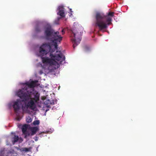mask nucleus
<instances>
[{
  "label": "nucleus",
  "mask_w": 156,
  "mask_h": 156,
  "mask_svg": "<svg viewBox=\"0 0 156 156\" xmlns=\"http://www.w3.org/2000/svg\"><path fill=\"white\" fill-rule=\"evenodd\" d=\"M32 121V119L30 117L28 116L27 117L26 119V121L27 123H30Z\"/></svg>",
  "instance_id": "2eb2a0df"
},
{
  "label": "nucleus",
  "mask_w": 156,
  "mask_h": 156,
  "mask_svg": "<svg viewBox=\"0 0 156 156\" xmlns=\"http://www.w3.org/2000/svg\"><path fill=\"white\" fill-rule=\"evenodd\" d=\"M38 81L36 80L32 81L30 83L26 82L25 83V84L26 85V87L22 89H24V90L26 91L25 92L27 93V90H29L30 89H33V88L36 86V83Z\"/></svg>",
  "instance_id": "39448f33"
},
{
  "label": "nucleus",
  "mask_w": 156,
  "mask_h": 156,
  "mask_svg": "<svg viewBox=\"0 0 156 156\" xmlns=\"http://www.w3.org/2000/svg\"><path fill=\"white\" fill-rule=\"evenodd\" d=\"M43 72H42V71L41 70L40 71V74H41Z\"/></svg>",
  "instance_id": "aec40b11"
},
{
  "label": "nucleus",
  "mask_w": 156,
  "mask_h": 156,
  "mask_svg": "<svg viewBox=\"0 0 156 156\" xmlns=\"http://www.w3.org/2000/svg\"><path fill=\"white\" fill-rule=\"evenodd\" d=\"M35 140L36 141H37V139H36V140Z\"/></svg>",
  "instance_id": "4be33fe9"
},
{
  "label": "nucleus",
  "mask_w": 156,
  "mask_h": 156,
  "mask_svg": "<svg viewBox=\"0 0 156 156\" xmlns=\"http://www.w3.org/2000/svg\"><path fill=\"white\" fill-rule=\"evenodd\" d=\"M64 32V30H62V32Z\"/></svg>",
  "instance_id": "412c9836"
},
{
  "label": "nucleus",
  "mask_w": 156,
  "mask_h": 156,
  "mask_svg": "<svg viewBox=\"0 0 156 156\" xmlns=\"http://www.w3.org/2000/svg\"><path fill=\"white\" fill-rule=\"evenodd\" d=\"M40 123V121L39 120H36L34 121L33 122V124L34 125H38Z\"/></svg>",
  "instance_id": "dca6fc26"
},
{
  "label": "nucleus",
  "mask_w": 156,
  "mask_h": 156,
  "mask_svg": "<svg viewBox=\"0 0 156 156\" xmlns=\"http://www.w3.org/2000/svg\"><path fill=\"white\" fill-rule=\"evenodd\" d=\"M70 10H69V13L71 15H72V12H73V11H72V9H70Z\"/></svg>",
  "instance_id": "6ab92c4d"
},
{
  "label": "nucleus",
  "mask_w": 156,
  "mask_h": 156,
  "mask_svg": "<svg viewBox=\"0 0 156 156\" xmlns=\"http://www.w3.org/2000/svg\"><path fill=\"white\" fill-rule=\"evenodd\" d=\"M22 101H23L20 99H17L14 103L13 108L15 113H17L18 111L20 109L22 104Z\"/></svg>",
  "instance_id": "0eeeda50"
},
{
  "label": "nucleus",
  "mask_w": 156,
  "mask_h": 156,
  "mask_svg": "<svg viewBox=\"0 0 156 156\" xmlns=\"http://www.w3.org/2000/svg\"><path fill=\"white\" fill-rule=\"evenodd\" d=\"M90 48L87 46H85L84 47V51H85L87 52L89 51L90 50Z\"/></svg>",
  "instance_id": "f3484780"
},
{
  "label": "nucleus",
  "mask_w": 156,
  "mask_h": 156,
  "mask_svg": "<svg viewBox=\"0 0 156 156\" xmlns=\"http://www.w3.org/2000/svg\"><path fill=\"white\" fill-rule=\"evenodd\" d=\"M25 135V138L27 137V136H30V134L29 133H27V132L26 133V134H24Z\"/></svg>",
  "instance_id": "a211bd4d"
},
{
  "label": "nucleus",
  "mask_w": 156,
  "mask_h": 156,
  "mask_svg": "<svg viewBox=\"0 0 156 156\" xmlns=\"http://www.w3.org/2000/svg\"><path fill=\"white\" fill-rule=\"evenodd\" d=\"M44 34L45 39L51 41L53 44L49 43H43L39 48V55L43 64L55 66V68H58L59 65L55 60L59 61L61 64L65 61V57L60 51H57L55 55L53 53L58 49V44L60 43L62 37L58 32H55L50 26L45 28Z\"/></svg>",
  "instance_id": "f257e3e1"
},
{
  "label": "nucleus",
  "mask_w": 156,
  "mask_h": 156,
  "mask_svg": "<svg viewBox=\"0 0 156 156\" xmlns=\"http://www.w3.org/2000/svg\"><path fill=\"white\" fill-rule=\"evenodd\" d=\"M28 127V125L27 124H25L22 127V130L24 134H26L27 130Z\"/></svg>",
  "instance_id": "9d476101"
},
{
  "label": "nucleus",
  "mask_w": 156,
  "mask_h": 156,
  "mask_svg": "<svg viewBox=\"0 0 156 156\" xmlns=\"http://www.w3.org/2000/svg\"><path fill=\"white\" fill-rule=\"evenodd\" d=\"M114 12H109L105 15L104 13L98 12L95 15V25L99 30H102L107 28L108 26L112 24V17L114 16Z\"/></svg>",
  "instance_id": "f03ea898"
},
{
  "label": "nucleus",
  "mask_w": 156,
  "mask_h": 156,
  "mask_svg": "<svg viewBox=\"0 0 156 156\" xmlns=\"http://www.w3.org/2000/svg\"><path fill=\"white\" fill-rule=\"evenodd\" d=\"M24 89L19 90L17 93V95L22 99L23 102L27 101L32 99L37 103L39 100L40 94L34 89H30L27 93Z\"/></svg>",
  "instance_id": "7ed1b4c3"
},
{
  "label": "nucleus",
  "mask_w": 156,
  "mask_h": 156,
  "mask_svg": "<svg viewBox=\"0 0 156 156\" xmlns=\"http://www.w3.org/2000/svg\"><path fill=\"white\" fill-rule=\"evenodd\" d=\"M39 130V129L38 127H34L31 128V132L30 135L31 136H33L36 134L37 131Z\"/></svg>",
  "instance_id": "1a4fd4ad"
},
{
  "label": "nucleus",
  "mask_w": 156,
  "mask_h": 156,
  "mask_svg": "<svg viewBox=\"0 0 156 156\" xmlns=\"http://www.w3.org/2000/svg\"><path fill=\"white\" fill-rule=\"evenodd\" d=\"M72 33L74 37L71 39V40L73 44V47L74 49L75 47L80 43L81 40L80 38H76V36H79V35L80 36L81 34H79L77 31H75L74 30H72Z\"/></svg>",
  "instance_id": "20e7f679"
},
{
  "label": "nucleus",
  "mask_w": 156,
  "mask_h": 156,
  "mask_svg": "<svg viewBox=\"0 0 156 156\" xmlns=\"http://www.w3.org/2000/svg\"><path fill=\"white\" fill-rule=\"evenodd\" d=\"M45 104L49 106L50 105H53L54 104V102L53 101L51 102L49 100H47L44 102Z\"/></svg>",
  "instance_id": "9b49d317"
},
{
  "label": "nucleus",
  "mask_w": 156,
  "mask_h": 156,
  "mask_svg": "<svg viewBox=\"0 0 156 156\" xmlns=\"http://www.w3.org/2000/svg\"><path fill=\"white\" fill-rule=\"evenodd\" d=\"M30 100L26 103V102H24L25 103V105L27 108H29L32 110H34L36 107L35 102L33 99H30Z\"/></svg>",
  "instance_id": "423d86ee"
},
{
  "label": "nucleus",
  "mask_w": 156,
  "mask_h": 156,
  "mask_svg": "<svg viewBox=\"0 0 156 156\" xmlns=\"http://www.w3.org/2000/svg\"><path fill=\"white\" fill-rule=\"evenodd\" d=\"M59 9L58 12L57 13V14L59 15L62 17L65 16L64 9L62 6H59L58 7Z\"/></svg>",
  "instance_id": "6e6552de"
},
{
  "label": "nucleus",
  "mask_w": 156,
  "mask_h": 156,
  "mask_svg": "<svg viewBox=\"0 0 156 156\" xmlns=\"http://www.w3.org/2000/svg\"><path fill=\"white\" fill-rule=\"evenodd\" d=\"M19 137L18 136L14 135V137L12 139V142L13 144L19 140Z\"/></svg>",
  "instance_id": "f8f14e48"
},
{
  "label": "nucleus",
  "mask_w": 156,
  "mask_h": 156,
  "mask_svg": "<svg viewBox=\"0 0 156 156\" xmlns=\"http://www.w3.org/2000/svg\"><path fill=\"white\" fill-rule=\"evenodd\" d=\"M35 31L37 33L40 32L41 31V28L40 27L37 25L35 28Z\"/></svg>",
  "instance_id": "4468645a"
},
{
  "label": "nucleus",
  "mask_w": 156,
  "mask_h": 156,
  "mask_svg": "<svg viewBox=\"0 0 156 156\" xmlns=\"http://www.w3.org/2000/svg\"><path fill=\"white\" fill-rule=\"evenodd\" d=\"M31 148H32L31 147H30L28 148H26V147L22 148L21 149V151H24V152H27L30 151H31Z\"/></svg>",
  "instance_id": "ddd939ff"
}]
</instances>
